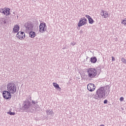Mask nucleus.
<instances>
[{"label": "nucleus", "instance_id": "nucleus-1", "mask_svg": "<svg viewBox=\"0 0 126 126\" xmlns=\"http://www.w3.org/2000/svg\"><path fill=\"white\" fill-rule=\"evenodd\" d=\"M105 96H106V93L104 88L101 87L96 91L95 95V99L97 100L99 99H104Z\"/></svg>", "mask_w": 126, "mask_h": 126}, {"label": "nucleus", "instance_id": "nucleus-2", "mask_svg": "<svg viewBox=\"0 0 126 126\" xmlns=\"http://www.w3.org/2000/svg\"><path fill=\"white\" fill-rule=\"evenodd\" d=\"M87 72L90 78H95L97 76V70L94 68H88Z\"/></svg>", "mask_w": 126, "mask_h": 126}, {"label": "nucleus", "instance_id": "nucleus-3", "mask_svg": "<svg viewBox=\"0 0 126 126\" xmlns=\"http://www.w3.org/2000/svg\"><path fill=\"white\" fill-rule=\"evenodd\" d=\"M7 90L11 94H14L16 92V86L13 83H9L7 84Z\"/></svg>", "mask_w": 126, "mask_h": 126}, {"label": "nucleus", "instance_id": "nucleus-4", "mask_svg": "<svg viewBox=\"0 0 126 126\" xmlns=\"http://www.w3.org/2000/svg\"><path fill=\"white\" fill-rule=\"evenodd\" d=\"M87 22L88 20L87 18L85 17L81 18L78 23V27H81V26H83V25H86Z\"/></svg>", "mask_w": 126, "mask_h": 126}, {"label": "nucleus", "instance_id": "nucleus-5", "mask_svg": "<svg viewBox=\"0 0 126 126\" xmlns=\"http://www.w3.org/2000/svg\"><path fill=\"white\" fill-rule=\"evenodd\" d=\"M25 28L27 33H30V32L33 30V26H32V24L30 23H27L25 24Z\"/></svg>", "mask_w": 126, "mask_h": 126}, {"label": "nucleus", "instance_id": "nucleus-6", "mask_svg": "<svg viewBox=\"0 0 126 126\" xmlns=\"http://www.w3.org/2000/svg\"><path fill=\"white\" fill-rule=\"evenodd\" d=\"M46 30H47V25H46V24L44 23H41L39 25V32L44 33V32H46Z\"/></svg>", "mask_w": 126, "mask_h": 126}, {"label": "nucleus", "instance_id": "nucleus-7", "mask_svg": "<svg viewBox=\"0 0 126 126\" xmlns=\"http://www.w3.org/2000/svg\"><path fill=\"white\" fill-rule=\"evenodd\" d=\"M2 96L4 99H11V93L9 91H3Z\"/></svg>", "mask_w": 126, "mask_h": 126}, {"label": "nucleus", "instance_id": "nucleus-8", "mask_svg": "<svg viewBox=\"0 0 126 126\" xmlns=\"http://www.w3.org/2000/svg\"><path fill=\"white\" fill-rule=\"evenodd\" d=\"M96 87L93 83H89L87 85V89L90 92H93L95 90Z\"/></svg>", "mask_w": 126, "mask_h": 126}, {"label": "nucleus", "instance_id": "nucleus-9", "mask_svg": "<svg viewBox=\"0 0 126 126\" xmlns=\"http://www.w3.org/2000/svg\"><path fill=\"white\" fill-rule=\"evenodd\" d=\"M17 38L20 40H23L25 39V33L22 32H19L16 35Z\"/></svg>", "mask_w": 126, "mask_h": 126}, {"label": "nucleus", "instance_id": "nucleus-10", "mask_svg": "<svg viewBox=\"0 0 126 126\" xmlns=\"http://www.w3.org/2000/svg\"><path fill=\"white\" fill-rule=\"evenodd\" d=\"M10 8H4L1 9L0 12H2V13H3V14H4V15H5L6 16H7V15H9V14H10Z\"/></svg>", "mask_w": 126, "mask_h": 126}, {"label": "nucleus", "instance_id": "nucleus-11", "mask_svg": "<svg viewBox=\"0 0 126 126\" xmlns=\"http://www.w3.org/2000/svg\"><path fill=\"white\" fill-rule=\"evenodd\" d=\"M101 16H103L104 18H108L109 17V13L108 11L102 10L101 12Z\"/></svg>", "mask_w": 126, "mask_h": 126}, {"label": "nucleus", "instance_id": "nucleus-12", "mask_svg": "<svg viewBox=\"0 0 126 126\" xmlns=\"http://www.w3.org/2000/svg\"><path fill=\"white\" fill-rule=\"evenodd\" d=\"M85 17L88 19L89 23H90V24H93V23H94V20H93V19H92L90 16L86 15Z\"/></svg>", "mask_w": 126, "mask_h": 126}, {"label": "nucleus", "instance_id": "nucleus-13", "mask_svg": "<svg viewBox=\"0 0 126 126\" xmlns=\"http://www.w3.org/2000/svg\"><path fill=\"white\" fill-rule=\"evenodd\" d=\"M19 31V26L15 25L13 29V32L14 33H17Z\"/></svg>", "mask_w": 126, "mask_h": 126}, {"label": "nucleus", "instance_id": "nucleus-14", "mask_svg": "<svg viewBox=\"0 0 126 126\" xmlns=\"http://www.w3.org/2000/svg\"><path fill=\"white\" fill-rule=\"evenodd\" d=\"M53 85L56 89H60V90H62V88L60 87V86H59V84L57 83H53Z\"/></svg>", "mask_w": 126, "mask_h": 126}, {"label": "nucleus", "instance_id": "nucleus-15", "mask_svg": "<svg viewBox=\"0 0 126 126\" xmlns=\"http://www.w3.org/2000/svg\"><path fill=\"white\" fill-rule=\"evenodd\" d=\"M90 62L92 63H95L97 62V58H96V57L91 58L90 60Z\"/></svg>", "mask_w": 126, "mask_h": 126}, {"label": "nucleus", "instance_id": "nucleus-16", "mask_svg": "<svg viewBox=\"0 0 126 126\" xmlns=\"http://www.w3.org/2000/svg\"><path fill=\"white\" fill-rule=\"evenodd\" d=\"M29 33H30V37H31V38H34V37L36 36V33L34 32L31 31Z\"/></svg>", "mask_w": 126, "mask_h": 126}, {"label": "nucleus", "instance_id": "nucleus-17", "mask_svg": "<svg viewBox=\"0 0 126 126\" xmlns=\"http://www.w3.org/2000/svg\"><path fill=\"white\" fill-rule=\"evenodd\" d=\"M7 114H8L10 116H14V115H15V112H11V111H9L7 112Z\"/></svg>", "mask_w": 126, "mask_h": 126}, {"label": "nucleus", "instance_id": "nucleus-18", "mask_svg": "<svg viewBox=\"0 0 126 126\" xmlns=\"http://www.w3.org/2000/svg\"><path fill=\"white\" fill-rule=\"evenodd\" d=\"M121 61L122 62V63H126V60L125 59H124V58H122L121 59Z\"/></svg>", "mask_w": 126, "mask_h": 126}, {"label": "nucleus", "instance_id": "nucleus-19", "mask_svg": "<svg viewBox=\"0 0 126 126\" xmlns=\"http://www.w3.org/2000/svg\"><path fill=\"white\" fill-rule=\"evenodd\" d=\"M46 114H47V115H50V114H51V111L49 110H47V111H46Z\"/></svg>", "mask_w": 126, "mask_h": 126}, {"label": "nucleus", "instance_id": "nucleus-20", "mask_svg": "<svg viewBox=\"0 0 126 126\" xmlns=\"http://www.w3.org/2000/svg\"><path fill=\"white\" fill-rule=\"evenodd\" d=\"M124 97L122 96L120 98V101H121V102H122V101H124Z\"/></svg>", "mask_w": 126, "mask_h": 126}, {"label": "nucleus", "instance_id": "nucleus-21", "mask_svg": "<svg viewBox=\"0 0 126 126\" xmlns=\"http://www.w3.org/2000/svg\"><path fill=\"white\" fill-rule=\"evenodd\" d=\"M104 104H107L108 103V100L105 99L103 101Z\"/></svg>", "mask_w": 126, "mask_h": 126}, {"label": "nucleus", "instance_id": "nucleus-22", "mask_svg": "<svg viewBox=\"0 0 126 126\" xmlns=\"http://www.w3.org/2000/svg\"><path fill=\"white\" fill-rule=\"evenodd\" d=\"M112 62L115 61V58L114 57H112Z\"/></svg>", "mask_w": 126, "mask_h": 126}]
</instances>
